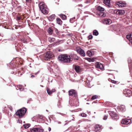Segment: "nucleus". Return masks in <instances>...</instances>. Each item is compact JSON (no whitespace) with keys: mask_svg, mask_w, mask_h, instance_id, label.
<instances>
[{"mask_svg":"<svg viewBox=\"0 0 132 132\" xmlns=\"http://www.w3.org/2000/svg\"><path fill=\"white\" fill-rule=\"evenodd\" d=\"M110 0H104V3L107 5L108 7H110Z\"/></svg>","mask_w":132,"mask_h":132,"instance_id":"aec40b11","label":"nucleus"},{"mask_svg":"<svg viewBox=\"0 0 132 132\" xmlns=\"http://www.w3.org/2000/svg\"><path fill=\"white\" fill-rule=\"evenodd\" d=\"M71 57L72 58V60L73 58L75 60H78L79 59V57H78L76 54H73L71 55Z\"/></svg>","mask_w":132,"mask_h":132,"instance_id":"4be33fe9","label":"nucleus"},{"mask_svg":"<svg viewBox=\"0 0 132 132\" xmlns=\"http://www.w3.org/2000/svg\"><path fill=\"white\" fill-rule=\"evenodd\" d=\"M30 131L31 132H43L44 129L40 128H33L30 129Z\"/></svg>","mask_w":132,"mask_h":132,"instance_id":"6e6552de","label":"nucleus"},{"mask_svg":"<svg viewBox=\"0 0 132 132\" xmlns=\"http://www.w3.org/2000/svg\"><path fill=\"white\" fill-rule=\"evenodd\" d=\"M111 82H112L114 83V84H116L117 83V81H114V80H111Z\"/></svg>","mask_w":132,"mask_h":132,"instance_id":"a18cd8bd","label":"nucleus"},{"mask_svg":"<svg viewBox=\"0 0 132 132\" xmlns=\"http://www.w3.org/2000/svg\"><path fill=\"white\" fill-rule=\"evenodd\" d=\"M119 15H122L125 13V12L123 10H119Z\"/></svg>","mask_w":132,"mask_h":132,"instance_id":"a878e982","label":"nucleus"},{"mask_svg":"<svg viewBox=\"0 0 132 132\" xmlns=\"http://www.w3.org/2000/svg\"><path fill=\"white\" fill-rule=\"evenodd\" d=\"M59 60L63 63H68L71 62L72 61L70 55L64 54L59 55L58 57Z\"/></svg>","mask_w":132,"mask_h":132,"instance_id":"f257e3e1","label":"nucleus"},{"mask_svg":"<svg viewBox=\"0 0 132 132\" xmlns=\"http://www.w3.org/2000/svg\"><path fill=\"white\" fill-rule=\"evenodd\" d=\"M98 98V96L97 95H94L91 98L92 100H94Z\"/></svg>","mask_w":132,"mask_h":132,"instance_id":"f704fd0d","label":"nucleus"},{"mask_svg":"<svg viewBox=\"0 0 132 132\" xmlns=\"http://www.w3.org/2000/svg\"><path fill=\"white\" fill-rule=\"evenodd\" d=\"M17 87L18 88L17 89H19L21 91L23 90L24 89L23 87L19 85Z\"/></svg>","mask_w":132,"mask_h":132,"instance_id":"72a5a7b5","label":"nucleus"},{"mask_svg":"<svg viewBox=\"0 0 132 132\" xmlns=\"http://www.w3.org/2000/svg\"><path fill=\"white\" fill-rule=\"evenodd\" d=\"M102 128V126L99 125H96L95 127V131L96 132H97L98 131V132H99V131Z\"/></svg>","mask_w":132,"mask_h":132,"instance_id":"4468645a","label":"nucleus"},{"mask_svg":"<svg viewBox=\"0 0 132 132\" xmlns=\"http://www.w3.org/2000/svg\"><path fill=\"white\" fill-rule=\"evenodd\" d=\"M109 113L113 120H117L119 119L118 115L116 112L113 111H110Z\"/></svg>","mask_w":132,"mask_h":132,"instance_id":"39448f33","label":"nucleus"},{"mask_svg":"<svg viewBox=\"0 0 132 132\" xmlns=\"http://www.w3.org/2000/svg\"><path fill=\"white\" fill-rule=\"evenodd\" d=\"M131 120L130 119H122L121 123L124 124H128L131 122Z\"/></svg>","mask_w":132,"mask_h":132,"instance_id":"f8f14e48","label":"nucleus"},{"mask_svg":"<svg viewBox=\"0 0 132 132\" xmlns=\"http://www.w3.org/2000/svg\"><path fill=\"white\" fill-rule=\"evenodd\" d=\"M28 39H27L26 38H23L20 40V41L24 43H27L29 42Z\"/></svg>","mask_w":132,"mask_h":132,"instance_id":"6ab92c4d","label":"nucleus"},{"mask_svg":"<svg viewBox=\"0 0 132 132\" xmlns=\"http://www.w3.org/2000/svg\"><path fill=\"white\" fill-rule=\"evenodd\" d=\"M88 37L89 39H90L92 38L93 36L92 35H90L88 36Z\"/></svg>","mask_w":132,"mask_h":132,"instance_id":"a19ab883","label":"nucleus"},{"mask_svg":"<svg viewBox=\"0 0 132 132\" xmlns=\"http://www.w3.org/2000/svg\"><path fill=\"white\" fill-rule=\"evenodd\" d=\"M74 69L77 73H79L80 72L81 70V68L78 65H75Z\"/></svg>","mask_w":132,"mask_h":132,"instance_id":"ddd939ff","label":"nucleus"},{"mask_svg":"<svg viewBox=\"0 0 132 132\" xmlns=\"http://www.w3.org/2000/svg\"><path fill=\"white\" fill-rule=\"evenodd\" d=\"M54 55L52 53L50 52H47L45 55L44 59L45 60H48L52 59Z\"/></svg>","mask_w":132,"mask_h":132,"instance_id":"7ed1b4c3","label":"nucleus"},{"mask_svg":"<svg viewBox=\"0 0 132 132\" xmlns=\"http://www.w3.org/2000/svg\"><path fill=\"white\" fill-rule=\"evenodd\" d=\"M129 67L130 69H131L132 68V63L131 62L130 63H129Z\"/></svg>","mask_w":132,"mask_h":132,"instance_id":"58836bf2","label":"nucleus"},{"mask_svg":"<svg viewBox=\"0 0 132 132\" xmlns=\"http://www.w3.org/2000/svg\"><path fill=\"white\" fill-rule=\"evenodd\" d=\"M96 9L97 10V11H103L104 10V9L103 8L100 6L97 7Z\"/></svg>","mask_w":132,"mask_h":132,"instance_id":"5701e85b","label":"nucleus"},{"mask_svg":"<svg viewBox=\"0 0 132 132\" xmlns=\"http://www.w3.org/2000/svg\"><path fill=\"white\" fill-rule=\"evenodd\" d=\"M20 73V71H19V72H18V73L19 74Z\"/></svg>","mask_w":132,"mask_h":132,"instance_id":"603ef678","label":"nucleus"},{"mask_svg":"<svg viewBox=\"0 0 132 132\" xmlns=\"http://www.w3.org/2000/svg\"><path fill=\"white\" fill-rule=\"evenodd\" d=\"M77 52L81 56H85V53L84 51L80 47H77L76 48Z\"/></svg>","mask_w":132,"mask_h":132,"instance_id":"0eeeda50","label":"nucleus"},{"mask_svg":"<svg viewBox=\"0 0 132 132\" xmlns=\"http://www.w3.org/2000/svg\"><path fill=\"white\" fill-rule=\"evenodd\" d=\"M48 130H49V131H51V128L50 127H49L48 128Z\"/></svg>","mask_w":132,"mask_h":132,"instance_id":"09e8293b","label":"nucleus"},{"mask_svg":"<svg viewBox=\"0 0 132 132\" xmlns=\"http://www.w3.org/2000/svg\"><path fill=\"white\" fill-rule=\"evenodd\" d=\"M47 91L48 94L49 95H51V94H52V92L51 90L50 89L47 87Z\"/></svg>","mask_w":132,"mask_h":132,"instance_id":"bb28decb","label":"nucleus"},{"mask_svg":"<svg viewBox=\"0 0 132 132\" xmlns=\"http://www.w3.org/2000/svg\"><path fill=\"white\" fill-rule=\"evenodd\" d=\"M69 96L75 97L76 98L77 96V93L74 89H71L69 91Z\"/></svg>","mask_w":132,"mask_h":132,"instance_id":"423d86ee","label":"nucleus"},{"mask_svg":"<svg viewBox=\"0 0 132 132\" xmlns=\"http://www.w3.org/2000/svg\"><path fill=\"white\" fill-rule=\"evenodd\" d=\"M49 41L50 42L52 43L54 42L55 40V39L54 38L50 37L48 38Z\"/></svg>","mask_w":132,"mask_h":132,"instance_id":"7c9ffc66","label":"nucleus"},{"mask_svg":"<svg viewBox=\"0 0 132 132\" xmlns=\"http://www.w3.org/2000/svg\"><path fill=\"white\" fill-rule=\"evenodd\" d=\"M52 92V93L55 92L56 91V90L55 89H53L52 90H51Z\"/></svg>","mask_w":132,"mask_h":132,"instance_id":"c03bdc74","label":"nucleus"},{"mask_svg":"<svg viewBox=\"0 0 132 132\" xmlns=\"http://www.w3.org/2000/svg\"><path fill=\"white\" fill-rule=\"evenodd\" d=\"M112 12H113V13H114V14H118L119 15V10H112Z\"/></svg>","mask_w":132,"mask_h":132,"instance_id":"c756f323","label":"nucleus"},{"mask_svg":"<svg viewBox=\"0 0 132 132\" xmlns=\"http://www.w3.org/2000/svg\"><path fill=\"white\" fill-rule=\"evenodd\" d=\"M27 3H31L32 2V0H26Z\"/></svg>","mask_w":132,"mask_h":132,"instance_id":"37998d69","label":"nucleus"},{"mask_svg":"<svg viewBox=\"0 0 132 132\" xmlns=\"http://www.w3.org/2000/svg\"><path fill=\"white\" fill-rule=\"evenodd\" d=\"M56 20L57 21V23L60 25H61L62 24V22L60 18H57L56 19Z\"/></svg>","mask_w":132,"mask_h":132,"instance_id":"393cba45","label":"nucleus"},{"mask_svg":"<svg viewBox=\"0 0 132 132\" xmlns=\"http://www.w3.org/2000/svg\"><path fill=\"white\" fill-rule=\"evenodd\" d=\"M26 109L25 108H23L18 110L15 113V114L16 116H18L20 118H21L22 117L26 111Z\"/></svg>","mask_w":132,"mask_h":132,"instance_id":"f03ea898","label":"nucleus"},{"mask_svg":"<svg viewBox=\"0 0 132 132\" xmlns=\"http://www.w3.org/2000/svg\"><path fill=\"white\" fill-rule=\"evenodd\" d=\"M87 54L89 57H91L94 54V52L93 51L88 50L87 52Z\"/></svg>","mask_w":132,"mask_h":132,"instance_id":"412c9836","label":"nucleus"},{"mask_svg":"<svg viewBox=\"0 0 132 132\" xmlns=\"http://www.w3.org/2000/svg\"><path fill=\"white\" fill-rule=\"evenodd\" d=\"M41 3L39 4V7L42 12L44 14H47L48 13V10L47 9L44 7L43 4L40 5Z\"/></svg>","mask_w":132,"mask_h":132,"instance_id":"20e7f679","label":"nucleus"},{"mask_svg":"<svg viewBox=\"0 0 132 132\" xmlns=\"http://www.w3.org/2000/svg\"><path fill=\"white\" fill-rule=\"evenodd\" d=\"M97 13L98 15L101 16L105 17L106 16V14L103 11H97Z\"/></svg>","mask_w":132,"mask_h":132,"instance_id":"2eb2a0df","label":"nucleus"},{"mask_svg":"<svg viewBox=\"0 0 132 132\" xmlns=\"http://www.w3.org/2000/svg\"><path fill=\"white\" fill-rule=\"evenodd\" d=\"M107 118H108L107 116H104V117L103 119L104 120H106L107 119Z\"/></svg>","mask_w":132,"mask_h":132,"instance_id":"49530a36","label":"nucleus"},{"mask_svg":"<svg viewBox=\"0 0 132 132\" xmlns=\"http://www.w3.org/2000/svg\"><path fill=\"white\" fill-rule=\"evenodd\" d=\"M34 75H31V77L32 78H34Z\"/></svg>","mask_w":132,"mask_h":132,"instance_id":"3c124183","label":"nucleus"},{"mask_svg":"<svg viewBox=\"0 0 132 132\" xmlns=\"http://www.w3.org/2000/svg\"><path fill=\"white\" fill-rule=\"evenodd\" d=\"M21 19L22 20H23V19H22V17L21 16H17L16 17V20L18 21L20 20Z\"/></svg>","mask_w":132,"mask_h":132,"instance_id":"c9c22d12","label":"nucleus"},{"mask_svg":"<svg viewBox=\"0 0 132 132\" xmlns=\"http://www.w3.org/2000/svg\"><path fill=\"white\" fill-rule=\"evenodd\" d=\"M60 16L63 20H65L66 19V16L65 15L61 14Z\"/></svg>","mask_w":132,"mask_h":132,"instance_id":"2f4dec72","label":"nucleus"},{"mask_svg":"<svg viewBox=\"0 0 132 132\" xmlns=\"http://www.w3.org/2000/svg\"><path fill=\"white\" fill-rule=\"evenodd\" d=\"M24 127L26 128L27 129L30 126V124H24L23 125Z\"/></svg>","mask_w":132,"mask_h":132,"instance_id":"473e14b6","label":"nucleus"},{"mask_svg":"<svg viewBox=\"0 0 132 132\" xmlns=\"http://www.w3.org/2000/svg\"><path fill=\"white\" fill-rule=\"evenodd\" d=\"M118 109L122 112H125L126 111L125 106L123 105H121L118 106Z\"/></svg>","mask_w":132,"mask_h":132,"instance_id":"dca6fc26","label":"nucleus"},{"mask_svg":"<svg viewBox=\"0 0 132 132\" xmlns=\"http://www.w3.org/2000/svg\"><path fill=\"white\" fill-rule=\"evenodd\" d=\"M116 4L118 5L119 7H124L126 6V4L125 2L122 1H119L116 3Z\"/></svg>","mask_w":132,"mask_h":132,"instance_id":"9b49d317","label":"nucleus"},{"mask_svg":"<svg viewBox=\"0 0 132 132\" xmlns=\"http://www.w3.org/2000/svg\"><path fill=\"white\" fill-rule=\"evenodd\" d=\"M39 118H40L41 119H43V117L42 116H40L39 117Z\"/></svg>","mask_w":132,"mask_h":132,"instance_id":"8fccbe9b","label":"nucleus"},{"mask_svg":"<svg viewBox=\"0 0 132 132\" xmlns=\"http://www.w3.org/2000/svg\"><path fill=\"white\" fill-rule=\"evenodd\" d=\"M89 61L92 62H93L94 61V59L92 58H89Z\"/></svg>","mask_w":132,"mask_h":132,"instance_id":"79ce46f5","label":"nucleus"},{"mask_svg":"<svg viewBox=\"0 0 132 132\" xmlns=\"http://www.w3.org/2000/svg\"><path fill=\"white\" fill-rule=\"evenodd\" d=\"M9 109H10L11 111H12V110L13 108H12V106H10V107H9Z\"/></svg>","mask_w":132,"mask_h":132,"instance_id":"de8ad7c7","label":"nucleus"},{"mask_svg":"<svg viewBox=\"0 0 132 132\" xmlns=\"http://www.w3.org/2000/svg\"><path fill=\"white\" fill-rule=\"evenodd\" d=\"M55 32L57 35H59L60 34L59 32L58 31V30L56 29L55 30Z\"/></svg>","mask_w":132,"mask_h":132,"instance_id":"4c0bfd02","label":"nucleus"},{"mask_svg":"<svg viewBox=\"0 0 132 132\" xmlns=\"http://www.w3.org/2000/svg\"><path fill=\"white\" fill-rule=\"evenodd\" d=\"M57 42V43H59V42Z\"/></svg>","mask_w":132,"mask_h":132,"instance_id":"5fc2aeb1","label":"nucleus"},{"mask_svg":"<svg viewBox=\"0 0 132 132\" xmlns=\"http://www.w3.org/2000/svg\"><path fill=\"white\" fill-rule=\"evenodd\" d=\"M112 23L111 20L109 19H105L104 21V23L106 24H110Z\"/></svg>","mask_w":132,"mask_h":132,"instance_id":"f3484780","label":"nucleus"},{"mask_svg":"<svg viewBox=\"0 0 132 132\" xmlns=\"http://www.w3.org/2000/svg\"><path fill=\"white\" fill-rule=\"evenodd\" d=\"M53 31V30L52 28L50 27L48 28V32L51 35Z\"/></svg>","mask_w":132,"mask_h":132,"instance_id":"cd10ccee","label":"nucleus"},{"mask_svg":"<svg viewBox=\"0 0 132 132\" xmlns=\"http://www.w3.org/2000/svg\"><path fill=\"white\" fill-rule=\"evenodd\" d=\"M55 14H52L48 18V19L50 21H53L55 19Z\"/></svg>","mask_w":132,"mask_h":132,"instance_id":"a211bd4d","label":"nucleus"},{"mask_svg":"<svg viewBox=\"0 0 132 132\" xmlns=\"http://www.w3.org/2000/svg\"><path fill=\"white\" fill-rule=\"evenodd\" d=\"M41 86L42 87H43V86H41Z\"/></svg>","mask_w":132,"mask_h":132,"instance_id":"864d4df0","label":"nucleus"},{"mask_svg":"<svg viewBox=\"0 0 132 132\" xmlns=\"http://www.w3.org/2000/svg\"><path fill=\"white\" fill-rule=\"evenodd\" d=\"M81 116L83 117H86V114L85 113H82L81 114Z\"/></svg>","mask_w":132,"mask_h":132,"instance_id":"ea45409f","label":"nucleus"},{"mask_svg":"<svg viewBox=\"0 0 132 132\" xmlns=\"http://www.w3.org/2000/svg\"><path fill=\"white\" fill-rule=\"evenodd\" d=\"M126 38L127 39L129 40V41H131V39L132 38V33L130 34H128L126 36Z\"/></svg>","mask_w":132,"mask_h":132,"instance_id":"b1692460","label":"nucleus"},{"mask_svg":"<svg viewBox=\"0 0 132 132\" xmlns=\"http://www.w3.org/2000/svg\"><path fill=\"white\" fill-rule=\"evenodd\" d=\"M113 90L114 91H116L118 90V88L117 87H115V86H113Z\"/></svg>","mask_w":132,"mask_h":132,"instance_id":"e433bc0d","label":"nucleus"},{"mask_svg":"<svg viewBox=\"0 0 132 132\" xmlns=\"http://www.w3.org/2000/svg\"><path fill=\"white\" fill-rule=\"evenodd\" d=\"M95 67L97 69L102 70L104 69V67L103 64L100 62H97L95 63Z\"/></svg>","mask_w":132,"mask_h":132,"instance_id":"1a4fd4ad","label":"nucleus"},{"mask_svg":"<svg viewBox=\"0 0 132 132\" xmlns=\"http://www.w3.org/2000/svg\"><path fill=\"white\" fill-rule=\"evenodd\" d=\"M93 34L94 35L97 36L98 34V31L96 30H94L93 31Z\"/></svg>","mask_w":132,"mask_h":132,"instance_id":"c85d7f7f","label":"nucleus"},{"mask_svg":"<svg viewBox=\"0 0 132 132\" xmlns=\"http://www.w3.org/2000/svg\"><path fill=\"white\" fill-rule=\"evenodd\" d=\"M123 93L125 94L126 96L130 97L132 95L131 91L128 89L124 90Z\"/></svg>","mask_w":132,"mask_h":132,"instance_id":"9d476101","label":"nucleus"}]
</instances>
